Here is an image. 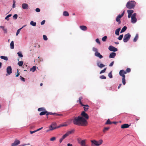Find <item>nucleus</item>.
Listing matches in <instances>:
<instances>
[{"instance_id": "obj_1", "label": "nucleus", "mask_w": 146, "mask_h": 146, "mask_svg": "<svg viewBox=\"0 0 146 146\" xmlns=\"http://www.w3.org/2000/svg\"><path fill=\"white\" fill-rule=\"evenodd\" d=\"M73 123L74 125L81 126H86L88 124L87 121L80 116L74 117L73 119Z\"/></svg>"}, {"instance_id": "obj_2", "label": "nucleus", "mask_w": 146, "mask_h": 146, "mask_svg": "<svg viewBox=\"0 0 146 146\" xmlns=\"http://www.w3.org/2000/svg\"><path fill=\"white\" fill-rule=\"evenodd\" d=\"M136 2L134 1H131L127 2L126 7L128 9H133L135 6Z\"/></svg>"}, {"instance_id": "obj_3", "label": "nucleus", "mask_w": 146, "mask_h": 146, "mask_svg": "<svg viewBox=\"0 0 146 146\" xmlns=\"http://www.w3.org/2000/svg\"><path fill=\"white\" fill-rule=\"evenodd\" d=\"M92 143V146L95 145L99 146L102 144L103 143V141L102 139L98 141L95 140H92L91 141Z\"/></svg>"}, {"instance_id": "obj_4", "label": "nucleus", "mask_w": 146, "mask_h": 146, "mask_svg": "<svg viewBox=\"0 0 146 146\" xmlns=\"http://www.w3.org/2000/svg\"><path fill=\"white\" fill-rule=\"evenodd\" d=\"M78 143L81 146H89L87 145L86 143V140H82L81 138H79L77 139Z\"/></svg>"}, {"instance_id": "obj_5", "label": "nucleus", "mask_w": 146, "mask_h": 146, "mask_svg": "<svg viewBox=\"0 0 146 146\" xmlns=\"http://www.w3.org/2000/svg\"><path fill=\"white\" fill-rule=\"evenodd\" d=\"M60 127V126H58L57 127L56 123L55 122H53L52 123L50 127V130L51 131L56 128H59Z\"/></svg>"}, {"instance_id": "obj_6", "label": "nucleus", "mask_w": 146, "mask_h": 146, "mask_svg": "<svg viewBox=\"0 0 146 146\" xmlns=\"http://www.w3.org/2000/svg\"><path fill=\"white\" fill-rule=\"evenodd\" d=\"M131 36V35L129 33L125 35L123 38V41L124 42H127L129 40Z\"/></svg>"}, {"instance_id": "obj_7", "label": "nucleus", "mask_w": 146, "mask_h": 146, "mask_svg": "<svg viewBox=\"0 0 146 146\" xmlns=\"http://www.w3.org/2000/svg\"><path fill=\"white\" fill-rule=\"evenodd\" d=\"M74 131V130L73 129L71 131H68L66 133L64 134L62 136V137L64 139L65 138L69 136L70 134H72Z\"/></svg>"}, {"instance_id": "obj_8", "label": "nucleus", "mask_w": 146, "mask_h": 146, "mask_svg": "<svg viewBox=\"0 0 146 146\" xmlns=\"http://www.w3.org/2000/svg\"><path fill=\"white\" fill-rule=\"evenodd\" d=\"M81 115H82V117H83L86 120L89 118L88 115L87 113H86L85 111H83L81 113Z\"/></svg>"}, {"instance_id": "obj_9", "label": "nucleus", "mask_w": 146, "mask_h": 146, "mask_svg": "<svg viewBox=\"0 0 146 146\" xmlns=\"http://www.w3.org/2000/svg\"><path fill=\"white\" fill-rule=\"evenodd\" d=\"M108 49L110 51L113 52H116L118 50V49L117 48L111 45L109 46Z\"/></svg>"}, {"instance_id": "obj_10", "label": "nucleus", "mask_w": 146, "mask_h": 146, "mask_svg": "<svg viewBox=\"0 0 146 146\" xmlns=\"http://www.w3.org/2000/svg\"><path fill=\"white\" fill-rule=\"evenodd\" d=\"M101 61L99 60H98L97 62V66L99 68H102L105 66V65L103 64H100Z\"/></svg>"}, {"instance_id": "obj_11", "label": "nucleus", "mask_w": 146, "mask_h": 146, "mask_svg": "<svg viewBox=\"0 0 146 146\" xmlns=\"http://www.w3.org/2000/svg\"><path fill=\"white\" fill-rule=\"evenodd\" d=\"M22 7L24 9H28L29 8V6L28 4L26 3H23L22 4Z\"/></svg>"}, {"instance_id": "obj_12", "label": "nucleus", "mask_w": 146, "mask_h": 146, "mask_svg": "<svg viewBox=\"0 0 146 146\" xmlns=\"http://www.w3.org/2000/svg\"><path fill=\"white\" fill-rule=\"evenodd\" d=\"M7 72L9 75L12 73V68L11 66H8L7 68Z\"/></svg>"}, {"instance_id": "obj_13", "label": "nucleus", "mask_w": 146, "mask_h": 146, "mask_svg": "<svg viewBox=\"0 0 146 146\" xmlns=\"http://www.w3.org/2000/svg\"><path fill=\"white\" fill-rule=\"evenodd\" d=\"M20 143V141L19 140H15L14 143H12L11 146H16Z\"/></svg>"}, {"instance_id": "obj_14", "label": "nucleus", "mask_w": 146, "mask_h": 146, "mask_svg": "<svg viewBox=\"0 0 146 146\" xmlns=\"http://www.w3.org/2000/svg\"><path fill=\"white\" fill-rule=\"evenodd\" d=\"M95 55L96 56L99 57L100 59H101L103 57V56L98 52H95Z\"/></svg>"}, {"instance_id": "obj_15", "label": "nucleus", "mask_w": 146, "mask_h": 146, "mask_svg": "<svg viewBox=\"0 0 146 146\" xmlns=\"http://www.w3.org/2000/svg\"><path fill=\"white\" fill-rule=\"evenodd\" d=\"M116 54L114 52H112L111 53L109 56V57L110 58H114L116 56Z\"/></svg>"}, {"instance_id": "obj_16", "label": "nucleus", "mask_w": 146, "mask_h": 146, "mask_svg": "<svg viewBox=\"0 0 146 146\" xmlns=\"http://www.w3.org/2000/svg\"><path fill=\"white\" fill-rule=\"evenodd\" d=\"M130 126L128 124H124L121 125V128L122 129L126 128L129 127Z\"/></svg>"}, {"instance_id": "obj_17", "label": "nucleus", "mask_w": 146, "mask_h": 146, "mask_svg": "<svg viewBox=\"0 0 146 146\" xmlns=\"http://www.w3.org/2000/svg\"><path fill=\"white\" fill-rule=\"evenodd\" d=\"M80 28L82 30L84 31H86L87 29V27L85 26L81 25L80 26Z\"/></svg>"}, {"instance_id": "obj_18", "label": "nucleus", "mask_w": 146, "mask_h": 146, "mask_svg": "<svg viewBox=\"0 0 146 146\" xmlns=\"http://www.w3.org/2000/svg\"><path fill=\"white\" fill-rule=\"evenodd\" d=\"M72 122L73 123V119H69L66 121V123L68 125L71 124Z\"/></svg>"}, {"instance_id": "obj_19", "label": "nucleus", "mask_w": 146, "mask_h": 146, "mask_svg": "<svg viewBox=\"0 0 146 146\" xmlns=\"http://www.w3.org/2000/svg\"><path fill=\"white\" fill-rule=\"evenodd\" d=\"M131 22L133 23H135L137 21V19L136 17H131Z\"/></svg>"}, {"instance_id": "obj_20", "label": "nucleus", "mask_w": 146, "mask_h": 146, "mask_svg": "<svg viewBox=\"0 0 146 146\" xmlns=\"http://www.w3.org/2000/svg\"><path fill=\"white\" fill-rule=\"evenodd\" d=\"M121 28H119L117 29L115 31V34L117 35H119V31L120 30Z\"/></svg>"}, {"instance_id": "obj_21", "label": "nucleus", "mask_w": 146, "mask_h": 146, "mask_svg": "<svg viewBox=\"0 0 146 146\" xmlns=\"http://www.w3.org/2000/svg\"><path fill=\"white\" fill-rule=\"evenodd\" d=\"M127 29V27L125 26H124L123 27L122 29L120 31V33H121L125 32L126 30Z\"/></svg>"}, {"instance_id": "obj_22", "label": "nucleus", "mask_w": 146, "mask_h": 146, "mask_svg": "<svg viewBox=\"0 0 146 146\" xmlns=\"http://www.w3.org/2000/svg\"><path fill=\"white\" fill-rule=\"evenodd\" d=\"M138 38V34H136V35L133 39V41L134 42H136L137 41Z\"/></svg>"}, {"instance_id": "obj_23", "label": "nucleus", "mask_w": 146, "mask_h": 146, "mask_svg": "<svg viewBox=\"0 0 146 146\" xmlns=\"http://www.w3.org/2000/svg\"><path fill=\"white\" fill-rule=\"evenodd\" d=\"M10 48L11 49H13L14 48V44L13 41H11L10 44Z\"/></svg>"}, {"instance_id": "obj_24", "label": "nucleus", "mask_w": 146, "mask_h": 146, "mask_svg": "<svg viewBox=\"0 0 146 146\" xmlns=\"http://www.w3.org/2000/svg\"><path fill=\"white\" fill-rule=\"evenodd\" d=\"M0 57L1 59L4 60H5L7 61L8 60V57L7 56H1Z\"/></svg>"}, {"instance_id": "obj_25", "label": "nucleus", "mask_w": 146, "mask_h": 146, "mask_svg": "<svg viewBox=\"0 0 146 146\" xmlns=\"http://www.w3.org/2000/svg\"><path fill=\"white\" fill-rule=\"evenodd\" d=\"M36 69V67L35 66H33L32 68H31L30 69L31 71H32L33 72L35 71Z\"/></svg>"}, {"instance_id": "obj_26", "label": "nucleus", "mask_w": 146, "mask_h": 146, "mask_svg": "<svg viewBox=\"0 0 146 146\" xmlns=\"http://www.w3.org/2000/svg\"><path fill=\"white\" fill-rule=\"evenodd\" d=\"M112 124V123L111 122L109 119H108L107 121H106V122L105 123V125H107V124Z\"/></svg>"}, {"instance_id": "obj_27", "label": "nucleus", "mask_w": 146, "mask_h": 146, "mask_svg": "<svg viewBox=\"0 0 146 146\" xmlns=\"http://www.w3.org/2000/svg\"><path fill=\"white\" fill-rule=\"evenodd\" d=\"M63 15L65 16H68L69 15V13L66 11H64L63 13Z\"/></svg>"}, {"instance_id": "obj_28", "label": "nucleus", "mask_w": 146, "mask_h": 146, "mask_svg": "<svg viewBox=\"0 0 146 146\" xmlns=\"http://www.w3.org/2000/svg\"><path fill=\"white\" fill-rule=\"evenodd\" d=\"M134 11L132 10H128L127 11V12L128 14L132 15V13H133Z\"/></svg>"}, {"instance_id": "obj_29", "label": "nucleus", "mask_w": 146, "mask_h": 146, "mask_svg": "<svg viewBox=\"0 0 146 146\" xmlns=\"http://www.w3.org/2000/svg\"><path fill=\"white\" fill-rule=\"evenodd\" d=\"M125 11L124 10L121 14H119L117 17H118L120 19H121L122 16L124 15V14Z\"/></svg>"}, {"instance_id": "obj_30", "label": "nucleus", "mask_w": 146, "mask_h": 146, "mask_svg": "<svg viewBox=\"0 0 146 146\" xmlns=\"http://www.w3.org/2000/svg\"><path fill=\"white\" fill-rule=\"evenodd\" d=\"M47 113V111H42L40 113L39 115H42L45 114Z\"/></svg>"}, {"instance_id": "obj_31", "label": "nucleus", "mask_w": 146, "mask_h": 146, "mask_svg": "<svg viewBox=\"0 0 146 146\" xmlns=\"http://www.w3.org/2000/svg\"><path fill=\"white\" fill-rule=\"evenodd\" d=\"M23 62L22 61H19L18 63V64L20 66H22L23 64Z\"/></svg>"}, {"instance_id": "obj_32", "label": "nucleus", "mask_w": 146, "mask_h": 146, "mask_svg": "<svg viewBox=\"0 0 146 146\" xmlns=\"http://www.w3.org/2000/svg\"><path fill=\"white\" fill-rule=\"evenodd\" d=\"M30 24L33 26H35L36 25V23L35 22H34L33 21H31L30 23Z\"/></svg>"}, {"instance_id": "obj_33", "label": "nucleus", "mask_w": 146, "mask_h": 146, "mask_svg": "<svg viewBox=\"0 0 146 146\" xmlns=\"http://www.w3.org/2000/svg\"><path fill=\"white\" fill-rule=\"evenodd\" d=\"M17 54L20 57H22L23 56V55L21 52H18Z\"/></svg>"}, {"instance_id": "obj_34", "label": "nucleus", "mask_w": 146, "mask_h": 146, "mask_svg": "<svg viewBox=\"0 0 146 146\" xmlns=\"http://www.w3.org/2000/svg\"><path fill=\"white\" fill-rule=\"evenodd\" d=\"M12 15L11 14H9L5 18V20H7V21H9V19L8 18L9 17H11Z\"/></svg>"}, {"instance_id": "obj_35", "label": "nucleus", "mask_w": 146, "mask_h": 146, "mask_svg": "<svg viewBox=\"0 0 146 146\" xmlns=\"http://www.w3.org/2000/svg\"><path fill=\"white\" fill-rule=\"evenodd\" d=\"M120 19L118 17H117L116 18V21L118 22V24H120L121 23V21L120 20Z\"/></svg>"}, {"instance_id": "obj_36", "label": "nucleus", "mask_w": 146, "mask_h": 146, "mask_svg": "<svg viewBox=\"0 0 146 146\" xmlns=\"http://www.w3.org/2000/svg\"><path fill=\"white\" fill-rule=\"evenodd\" d=\"M123 35H120L117 38V39L119 40H121L122 39V38L123 37Z\"/></svg>"}, {"instance_id": "obj_37", "label": "nucleus", "mask_w": 146, "mask_h": 146, "mask_svg": "<svg viewBox=\"0 0 146 146\" xmlns=\"http://www.w3.org/2000/svg\"><path fill=\"white\" fill-rule=\"evenodd\" d=\"M107 38V36H104L102 38V40L103 41L105 42L106 41Z\"/></svg>"}, {"instance_id": "obj_38", "label": "nucleus", "mask_w": 146, "mask_h": 146, "mask_svg": "<svg viewBox=\"0 0 146 146\" xmlns=\"http://www.w3.org/2000/svg\"><path fill=\"white\" fill-rule=\"evenodd\" d=\"M22 29V28H21L18 29L16 32V35L17 36L21 30Z\"/></svg>"}, {"instance_id": "obj_39", "label": "nucleus", "mask_w": 146, "mask_h": 146, "mask_svg": "<svg viewBox=\"0 0 146 146\" xmlns=\"http://www.w3.org/2000/svg\"><path fill=\"white\" fill-rule=\"evenodd\" d=\"M18 17V15L17 14H15L13 16V19L16 20L17 19Z\"/></svg>"}, {"instance_id": "obj_40", "label": "nucleus", "mask_w": 146, "mask_h": 146, "mask_svg": "<svg viewBox=\"0 0 146 146\" xmlns=\"http://www.w3.org/2000/svg\"><path fill=\"white\" fill-rule=\"evenodd\" d=\"M38 111H41L42 110H45V109L44 108H40L38 109Z\"/></svg>"}, {"instance_id": "obj_41", "label": "nucleus", "mask_w": 146, "mask_h": 146, "mask_svg": "<svg viewBox=\"0 0 146 146\" xmlns=\"http://www.w3.org/2000/svg\"><path fill=\"white\" fill-rule=\"evenodd\" d=\"M112 71L110 72L108 74V76L110 78H112L113 77V76L112 74Z\"/></svg>"}, {"instance_id": "obj_42", "label": "nucleus", "mask_w": 146, "mask_h": 146, "mask_svg": "<svg viewBox=\"0 0 146 146\" xmlns=\"http://www.w3.org/2000/svg\"><path fill=\"white\" fill-rule=\"evenodd\" d=\"M82 99V96H81L79 97V103L81 105L82 104V102L81 101V100Z\"/></svg>"}, {"instance_id": "obj_43", "label": "nucleus", "mask_w": 146, "mask_h": 146, "mask_svg": "<svg viewBox=\"0 0 146 146\" xmlns=\"http://www.w3.org/2000/svg\"><path fill=\"white\" fill-rule=\"evenodd\" d=\"M100 78L102 79H105L106 77L104 75H102L100 76Z\"/></svg>"}, {"instance_id": "obj_44", "label": "nucleus", "mask_w": 146, "mask_h": 146, "mask_svg": "<svg viewBox=\"0 0 146 146\" xmlns=\"http://www.w3.org/2000/svg\"><path fill=\"white\" fill-rule=\"evenodd\" d=\"M106 68H104L103 70H102L100 71V74H102V73L105 72V71H106Z\"/></svg>"}, {"instance_id": "obj_45", "label": "nucleus", "mask_w": 146, "mask_h": 146, "mask_svg": "<svg viewBox=\"0 0 146 146\" xmlns=\"http://www.w3.org/2000/svg\"><path fill=\"white\" fill-rule=\"evenodd\" d=\"M110 129V127H105L104 128L103 131L104 132H105L106 131Z\"/></svg>"}, {"instance_id": "obj_46", "label": "nucleus", "mask_w": 146, "mask_h": 146, "mask_svg": "<svg viewBox=\"0 0 146 146\" xmlns=\"http://www.w3.org/2000/svg\"><path fill=\"white\" fill-rule=\"evenodd\" d=\"M123 70H121L119 72V75L121 76L122 75H123L124 74H123Z\"/></svg>"}, {"instance_id": "obj_47", "label": "nucleus", "mask_w": 146, "mask_h": 146, "mask_svg": "<svg viewBox=\"0 0 146 146\" xmlns=\"http://www.w3.org/2000/svg\"><path fill=\"white\" fill-rule=\"evenodd\" d=\"M20 79L22 81H23L24 82L25 81V79L22 76H20Z\"/></svg>"}, {"instance_id": "obj_48", "label": "nucleus", "mask_w": 146, "mask_h": 146, "mask_svg": "<svg viewBox=\"0 0 146 146\" xmlns=\"http://www.w3.org/2000/svg\"><path fill=\"white\" fill-rule=\"evenodd\" d=\"M43 39H44V40H46L48 39V38L47 37V36L45 35H43Z\"/></svg>"}, {"instance_id": "obj_49", "label": "nucleus", "mask_w": 146, "mask_h": 146, "mask_svg": "<svg viewBox=\"0 0 146 146\" xmlns=\"http://www.w3.org/2000/svg\"><path fill=\"white\" fill-rule=\"evenodd\" d=\"M137 14L136 13H133L131 15V17H136Z\"/></svg>"}, {"instance_id": "obj_50", "label": "nucleus", "mask_w": 146, "mask_h": 146, "mask_svg": "<svg viewBox=\"0 0 146 146\" xmlns=\"http://www.w3.org/2000/svg\"><path fill=\"white\" fill-rule=\"evenodd\" d=\"M122 82L123 85H125V79H122Z\"/></svg>"}, {"instance_id": "obj_51", "label": "nucleus", "mask_w": 146, "mask_h": 146, "mask_svg": "<svg viewBox=\"0 0 146 146\" xmlns=\"http://www.w3.org/2000/svg\"><path fill=\"white\" fill-rule=\"evenodd\" d=\"M53 115V113L52 112H48L47 111V113L46 114V115Z\"/></svg>"}, {"instance_id": "obj_52", "label": "nucleus", "mask_w": 146, "mask_h": 146, "mask_svg": "<svg viewBox=\"0 0 146 146\" xmlns=\"http://www.w3.org/2000/svg\"><path fill=\"white\" fill-rule=\"evenodd\" d=\"M96 41L97 43L98 44H100V41L99 39L98 38H97L96 40Z\"/></svg>"}, {"instance_id": "obj_53", "label": "nucleus", "mask_w": 146, "mask_h": 146, "mask_svg": "<svg viewBox=\"0 0 146 146\" xmlns=\"http://www.w3.org/2000/svg\"><path fill=\"white\" fill-rule=\"evenodd\" d=\"M92 50L93 51L95 52H98V49L96 48L93 47Z\"/></svg>"}, {"instance_id": "obj_54", "label": "nucleus", "mask_w": 146, "mask_h": 146, "mask_svg": "<svg viewBox=\"0 0 146 146\" xmlns=\"http://www.w3.org/2000/svg\"><path fill=\"white\" fill-rule=\"evenodd\" d=\"M126 71L127 72H129L131 71V69L129 68H127Z\"/></svg>"}, {"instance_id": "obj_55", "label": "nucleus", "mask_w": 146, "mask_h": 146, "mask_svg": "<svg viewBox=\"0 0 146 146\" xmlns=\"http://www.w3.org/2000/svg\"><path fill=\"white\" fill-rule=\"evenodd\" d=\"M35 11L36 12H39L40 11V9L39 8H36L35 9Z\"/></svg>"}, {"instance_id": "obj_56", "label": "nucleus", "mask_w": 146, "mask_h": 146, "mask_svg": "<svg viewBox=\"0 0 146 146\" xmlns=\"http://www.w3.org/2000/svg\"><path fill=\"white\" fill-rule=\"evenodd\" d=\"M56 139V138L55 137H53L50 139V140L51 141H54Z\"/></svg>"}, {"instance_id": "obj_57", "label": "nucleus", "mask_w": 146, "mask_h": 146, "mask_svg": "<svg viewBox=\"0 0 146 146\" xmlns=\"http://www.w3.org/2000/svg\"><path fill=\"white\" fill-rule=\"evenodd\" d=\"M3 30L4 31V33H7V29H6V28H4Z\"/></svg>"}, {"instance_id": "obj_58", "label": "nucleus", "mask_w": 146, "mask_h": 146, "mask_svg": "<svg viewBox=\"0 0 146 146\" xmlns=\"http://www.w3.org/2000/svg\"><path fill=\"white\" fill-rule=\"evenodd\" d=\"M114 63V61H113L111 62L110 64H109V66H112L113 65V64Z\"/></svg>"}, {"instance_id": "obj_59", "label": "nucleus", "mask_w": 146, "mask_h": 146, "mask_svg": "<svg viewBox=\"0 0 146 146\" xmlns=\"http://www.w3.org/2000/svg\"><path fill=\"white\" fill-rule=\"evenodd\" d=\"M84 111H87L88 109V108H86V107H84Z\"/></svg>"}, {"instance_id": "obj_60", "label": "nucleus", "mask_w": 146, "mask_h": 146, "mask_svg": "<svg viewBox=\"0 0 146 146\" xmlns=\"http://www.w3.org/2000/svg\"><path fill=\"white\" fill-rule=\"evenodd\" d=\"M45 22V20H43L41 22V25H44Z\"/></svg>"}, {"instance_id": "obj_61", "label": "nucleus", "mask_w": 146, "mask_h": 146, "mask_svg": "<svg viewBox=\"0 0 146 146\" xmlns=\"http://www.w3.org/2000/svg\"><path fill=\"white\" fill-rule=\"evenodd\" d=\"M19 75V70H17V74H16V77H18Z\"/></svg>"}, {"instance_id": "obj_62", "label": "nucleus", "mask_w": 146, "mask_h": 146, "mask_svg": "<svg viewBox=\"0 0 146 146\" xmlns=\"http://www.w3.org/2000/svg\"><path fill=\"white\" fill-rule=\"evenodd\" d=\"M64 139L63 138V137H62L60 139V140H59V142H60V143H61L62 141Z\"/></svg>"}, {"instance_id": "obj_63", "label": "nucleus", "mask_w": 146, "mask_h": 146, "mask_svg": "<svg viewBox=\"0 0 146 146\" xmlns=\"http://www.w3.org/2000/svg\"><path fill=\"white\" fill-rule=\"evenodd\" d=\"M30 131V133L31 134H33V133H35L36 132V130H35L34 131Z\"/></svg>"}, {"instance_id": "obj_64", "label": "nucleus", "mask_w": 146, "mask_h": 146, "mask_svg": "<svg viewBox=\"0 0 146 146\" xmlns=\"http://www.w3.org/2000/svg\"><path fill=\"white\" fill-rule=\"evenodd\" d=\"M81 105L83 106H84V107H89V106L87 104L85 105V104H82V105Z\"/></svg>"}]
</instances>
